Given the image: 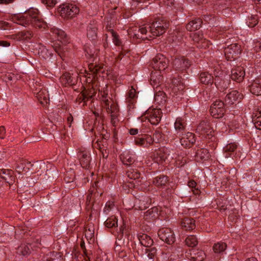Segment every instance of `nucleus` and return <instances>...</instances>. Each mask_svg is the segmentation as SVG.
I'll list each match as a JSON object with an SVG mask.
<instances>
[{"instance_id": "1", "label": "nucleus", "mask_w": 261, "mask_h": 261, "mask_svg": "<svg viewBox=\"0 0 261 261\" xmlns=\"http://www.w3.org/2000/svg\"><path fill=\"white\" fill-rule=\"evenodd\" d=\"M17 22L22 25H25L31 24L33 27L39 29H45L47 25V23L40 18L39 15V11L36 9H31L23 14L18 17Z\"/></svg>"}, {"instance_id": "2", "label": "nucleus", "mask_w": 261, "mask_h": 261, "mask_svg": "<svg viewBox=\"0 0 261 261\" xmlns=\"http://www.w3.org/2000/svg\"><path fill=\"white\" fill-rule=\"evenodd\" d=\"M98 96L102 108H105L107 113L111 114L112 123L114 124L118 116L119 109L117 105L108 95V89L107 85L99 90Z\"/></svg>"}, {"instance_id": "3", "label": "nucleus", "mask_w": 261, "mask_h": 261, "mask_svg": "<svg viewBox=\"0 0 261 261\" xmlns=\"http://www.w3.org/2000/svg\"><path fill=\"white\" fill-rule=\"evenodd\" d=\"M147 30L150 35L159 36L163 35L169 27V22L165 19H158L151 25L147 24Z\"/></svg>"}, {"instance_id": "4", "label": "nucleus", "mask_w": 261, "mask_h": 261, "mask_svg": "<svg viewBox=\"0 0 261 261\" xmlns=\"http://www.w3.org/2000/svg\"><path fill=\"white\" fill-rule=\"evenodd\" d=\"M146 24L139 27H134L128 30V33L131 37L142 40L149 39L151 37L148 33Z\"/></svg>"}, {"instance_id": "5", "label": "nucleus", "mask_w": 261, "mask_h": 261, "mask_svg": "<svg viewBox=\"0 0 261 261\" xmlns=\"http://www.w3.org/2000/svg\"><path fill=\"white\" fill-rule=\"evenodd\" d=\"M59 9L61 16L66 19L72 18L79 12V8L71 4H64Z\"/></svg>"}, {"instance_id": "6", "label": "nucleus", "mask_w": 261, "mask_h": 261, "mask_svg": "<svg viewBox=\"0 0 261 261\" xmlns=\"http://www.w3.org/2000/svg\"><path fill=\"white\" fill-rule=\"evenodd\" d=\"M225 103L221 100L214 101L210 108L211 115L215 118H222L225 113Z\"/></svg>"}, {"instance_id": "7", "label": "nucleus", "mask_w": 261, "mask_h": 261, "mask_svg": "<svg viewBox=\"0 0 261 261\" xmlns=\"http://www.w3.org/2000/svg\"><path fill=\"white\" fill-rule=\"evenodd\" d=\"M151 65L154 70L164 71L168 66V60L164 55L158 54L152 59Z\"/></svg>"}, {"instance_id": "8", "label": "nucleus", "mask_w": 261, "mask_h": 261, "mask_svg": "<svg viewBox=\"0 0 261 261\" xmlns=\"http://www.w3.org/2000/svg\"><path fill=\"white\" fill-rule=\"evenodd\" d=\"M241 45L231 44L224 49V55L227 60H234L241 54Z\"/></svg>"}, {"instance_id": "9", "label": "nucleus", "mask_w": 261, "mask_h": 261, "mask_svg": "<svg viewBox=\"0 0 261 261\" xmlns=\"http://www.w3.org/2000/svg\"><path fill=\"white\" fill-rule=\"evenodd\" d=\"M158 234L161 240L168 244H172L175 241L174 233L170 228H162L158 231Z\"/></svg>"}, {"instance_id": "10", "label": "nucleus", "mask_w": 261, "mask_h": 261, "mask_svg": "<svg viewBox=\"0 0 261 261\" xmlns=\"http://www.w3.org/2000/svg\"><path fill=\"white\" fill-rule=\"evenodd\" d=\"M41 245L38 240H36L35 242H29L27 244H22L17 249V253L23 256L28 255L30 254L31 249H34L36 247H39Z\"/></svg>"}, {"instance_id": "11", "label": "nucleus", "mask_w": 261, "mask_h": 261, "mask_svg": "<svg viewBox=\"0 0 261 261\" xmlns=\"http://www.w3.org/2000/svg\"><path fill=\"white\" fill-rule=\"evenodd\" d=\"M146 115V118L151 124L157 125L161 120L162 112L160 109H149Z\"/></svg>"}, {"instance_id": "12", "label": "nucleus", "mask_w": 261, "mask_h": 261, "mask_svg": "<svg viewBox=\"0 0 261 261\" xmlns=\"http://www.w3.org/2000/svg\"><path fill=\"white\" fill-rule=\"evenodd\" d=\"M81 166L85 169H89L91 162L90 152L86 149H80L77 154Z\"/></svg>"}, {"instance_id": "13", "label": "nucleus", "mask_w": 261, "mask_h": 261, "mask_svg": "<svg viewBox=\"0 0 261 261\" xmlns=\"http://www.w3.org/2000/svg\"><path fill=\"white\" fill-rule=\"evenodd\" d=\"M196 132L203 136H210L212 135L213 129L210 121L205 119L201 121L199 123L196 128Z\"/></svg>"}, {"instance_id": "14", "label": "nucleus", "mask_w": 261, "mask_h": 261, "mask_svg": "<svg viewBox=\"0 0 261 261\" xmlns=\"http://www.w3.org/2000/svg\"><path fill=\"white\" fill-rule=\"evenodd\" d=\"M190 37L198 48H206L209 46L210 41L203 38V34L200 32L191 34Z\"/></svg>"}, {"instance_id": "15", "label": "nucleus", "mask_w": 261, "mask_h": 261, "mask_svg": "<svg viewBox=\"0 0 261 261\" xmlns=\"http://www.w3.org/2000/svg\"><path fill=\"white\" fill-rule=\"evenodd\" d=\"M243 97V94L239 92L237 90H232L225 96V105L231 106L236 102H239Z\"/></svg>"}, {"instance_id": "16", "label": "nucleus", "mask_w": 261, "mask_h": 261, "mask_svg": "<svg viewBox=\"0 0 261 261\" xmlns=\"http://www.w3.org/2000/svg\"><path fill=\"white\" fill-rule=\"evenodd\" d=\"M173 65L175 70L184 71L188 69L191 65V62L187 58L182 57L176 58L173 61Z\"/></svg>"}, {"instance_id": "17", "label": "nucleus", "mask_w": 261, "mask_h": 261, "mask_svg": "<svg viewBox=\"0 0 261 261\" xmlns=\"http://www.w3.org/2000/svg\"><path fill=\"white\" fill-rule=\"evenodd\" d=\"M135 143L136 145L146 147L153 144V139L151 136L145 134L136 138Z\"/></svg>"}, {"instance_id": "18", "label": "nucleus", "mask_w": 261, "mask_h": 261, "mask_svg": "<svg viewBox=\"0 0 261 261\" xmlns=\"http://www.w3.org/2000/svg\"><path fill=\"white\" fill-rule=\"evenodd\" d=\"M194 134L188 132L183 135L180 139V144L184 148H190L195 142Z\"/></svg>"}, {"instance_id": "19", "label": "nucleus", "mask_w": 261, "mask_h": 261, "mask_svg": "<svg viewBox=\"0 0 261 261\" xmlns=\"http://www.w3.org/2000/svg\"><path fill=\"white\" fill-rule=\"evenodd\" d=\"M168 155L167 148H161L154 153L153 160L158 164H162L167 159Z\"/></svg>"}, {"instance_id": "20", "label": "nucleus", "mask_w": 261, "mask_h": 261, "mask_svg": "<svg viewBox=\"0 0 261 261\" xmlns=\"http://www.w3.org/2000/svg\"><path fill=\"white\" fill-rule=\"evenodd\" d=\"M245 72L242 67H238L232 69L231 71V78L232 80L240 83L244 80Z\"/></svg>"}, {"instance_id": "21", "label": "nucleus", "mask_w": 261, "mask_h": 261, "mask_svg": "<svg viewBox=\"0 0 261 261\" xmlns=\"http://www.w3.org/2000/svg\"><path fill=\"white\" fill-rule=\"evenodd\" d=\"M60 80L62 84L65 86L74 85L77 82V77H73L72 75L68 72H65L60 77Z\"/></svg>"}, {"instance_id": "22", "label": "nucleus", "mask_w": 261, "mask_h": 261, "mask_svg": "<svg viewBox=\"0 0 261 261\" xmlns=\"http://www.w3.org/2000/svg\"><path fill=\"white\" fill-rule=\"evenodd\" d=\"M172 91L176 94L180 93L185 89V85L181 78H174L172 81L171 86Z\"/></svg>"}, {"instance_id": "23", "label": "nucleus", "mask_w": 261, "mask_h": 261, "mask_svg": "<svg viewBox=\"0 0 261 261\" xmlns=\"http://www.w3.org/2000/svg\"><path fill=\"white\" fill-rule=\"evenodd\" d=\"M12 170L2 169L0 170V178L4 180L10 185H12L15 181V177L13 176Z\"/></svg>"}, {"instance_id": "24", "label": "nucleus", "mask_w": 261, "mask_h": 261, "mask_svg": "<svg viewBox=\"0 0 261 261\" xmlns=\"http://www.w3.org/2000/svg\"><path fill=\"white\" fill-rule=\"evenodd\" d=\"M250 91L254 95H261V76L253 80L250 86Z\"/></svg>"}, {"instance_id": "25", "label": "nucleus", "mask_w": 261, "mask_h": 261, "mask_svg": "<svg viewBox=\"0 0 261 261\" xmlns=\"http://www.w3.org/2000/svg\"><path fill=\"white\" fill-rule=\"evenodd\" d=\"M97 24L95 21H91L87 27V37L91 40H95L97 38Z\"/></svg>"}, {"instance_id": "26", "label": "nucleus", "mask_w": 261, "mask_h": 261, "mask_svg": "<svg viewBox=\"0 0 261 261\" xmlns=\"http://www.w3.org/2000/svg\"><path fill=\"white\" fill-rule=\"evenodd\" d=\"M138 238L140 244L146 247H149L153 245V240L150 236L146 234L141 233H139L138 234Z\"/></svg>"}, {"instance_id": "27", "label": "nucleus", "mask_w": 261, "mask_h": 261, "mask_svg": "<svg viewBox=\"0 0 261 261\" xmlns=\"http://www.w3.org/2000/svg\"><path fill=\"white\" fill-rule=\"evenodd\" d=\"M50 31L52 33V35L57 40L61 42L66 41V34L63 30L56 28H53L51 29Z\"/></svg>"}, {"instance_id": "28", "label": "nucleus", "mask_w": 261, "mask_h": 261, "mask_svg": "<svg viewBox=\"0 0 261 261\" xmlns=\"http://www.w3.org/2000/svg\"><path fill=\"white\" fill-rule=\"evenodd\" d=\"M40 103L45 106L49 103V98L48 92L43 89L39 91L37 93V96Z\"/></svg>"}, {"instance_id": "29", "label": "nucleus", "mask_w": 261, "mask_h": 261, "mask_svg": "<svg viewBox=\"0 0 261 261\" xmlns=\"http://www.w3.org/2000/svg\"><path fill=\"white\" fill-rule=\"evenodd\" d=\"M210 154L207 149L202 148L197 150L195 158L197 162H200L202 160H207Z\"/></svg>"}, {"instance_id": "30", "label": "nucleus", "mask_w": 261, "mask_h": 261, "mask_svg": "<svg viewBox=\"0 0 261 261\" xmlns=\"http://www.w3.org/2000/svg\"><path fill=\"white\" fill-rule=\"evenodd\" d=\"M202 20L197 18L194 20L190 21L186 25V29L189 31H194L199 29L201 26Z\"/></svg>"}, {"instance_id": "31", "label": "nucleus", "mask_w": 261, "mask_h": 261, "mask_svg": "<svg viewBox=\"0 0 261 261\" xmlns=\"http://www.w3.org/2000/svg\"><path fill=\"white\" fill-rule=\"evenodd\" d=\"M186 121L182 118L178 117L176 118L174 123V128L177 133H181L185 130L186 126Z\"/></svg>"}, {"instance_id": "32", "label": "nucleus", "mask_w": 261, "mask_h": 261, "mask_svg": "<svg viewBox=\"0 0 261 261\" xmlns=\"http://www.w3.org/2000/svg\"><path fill=\"white\" fill-rule=\"evenodd\" d=\"M154 101L159 105H164L166 101V94L163 91L155 89Z\"/></svg>"}, {"instance_id": "33", "label": "nucleus", "mask_w": 261, "mask_h": 261, "mask_svg": "<svg viewBox=\"0 0 261 261\" xmlns=\"http://www.w3.org/2000/svg\"><path fill=\"white\" fill-rule=\"evenodd\" d=\"M195 222L192 218H185L182 220L181 225L186 230H191L195 228Z\"/></svg>"}, {"instance_id": "34", "label": "nucleus", "mask_w": 261, "mask_h": 261, "mask_svg": "<svg viewBox=\"0 0 261 261\" xmlns=\"http://www.w3.org/2000/svg\"><path fill=\"white\" fill-rule=\"evenodd\" d=\"M190 254L192 261H202L206 256L204 252L201 250H193Z\"/></svg>"}, {"instance_id": "35", "label": "nucleus", "mask_w": 261, "mask_h": 261, "mask_svg": "<svg viewBox=\"0 0 261 261\" xmlns=\"http://www.w3.org/2000/svg\"><path fill=\"white\" fill-rule=\"evenodd\" d=\"M163 81V77L159 74L156 75L155 73H151L150 78V83L154 89H158L159 86L161 85Z\"/></svg>"}, {"instance_id": "36", "label": "nucleus", "mask_w": 261, "mask_h": 261, "mask_svg": "<svg viewBox=\"0 0 261 261\" xmlns=\"http://www.w3.org/2000/svg\"><path fill=\"white\" fill-rule=\"evenodd\" d=\"M200 81L203 84H212L214 82L213 76L208 72H204L200 74Z\"/></svg>"}, {"instance_id": "37", "label": "nucleus", "mask_w": 261, "mask_h": 261, "mask_svg": "<svg viewBox=\"0 0 261 261\" xmlns=\"http://www.w3.org/2000/svg\"><path fill=\"white\" fill-rule=\"evenodd\" d=\"M168 180V177L166 176L160 175L153 179V184L156 187H162L166 185Z\"/></svg>"}, {"instance_id": "38", "label": "nucleus", "mask_w": 261, "mask_h": 261, "mask_svg": "<svg viewBox=\"0 0 261 261\" xmlns=\"http://www.w3.org/2000/svg\"><path fill=\"white\" fill-rule=\"evenodd\" d=\"M253 122L255 128L257 129L261 130V108L258 109L254 113Z\"/></svg>"}, {"instance_id": "39", "label": "nucleus", "mask_w": 261, "mask_h": 261, "mask_svg": "<svg viewBox=\"0 0 261 261\" xmlns=\"http://www.w3.org/2000/svg\"><path fill=\"white\" fill-rule=\"evenodd\" d=\"M31 167L33 168L32 170H34L38 173V175H41L44 172L46 169V166L44 163H37L35 164H31Z\"/></svg>"}, {"instance_id": "40", "label": "nucleus", "mask_w": 261, "mask_h": 261, "mask_svg": "<svg viewBox=\"0 0 261 261\" xmlns=\"http://www.w3.org/2000/svg\"><path fill=\"white\" fill-rule=\"evenodd\" d=\"M158 217V209L153 207L147 211L144 215V219L149 221L154 219Z\"/></svg>"}, {"instance_id": "41", "label": "nucleus", "mask_w": 261, "mask_h": 261, "mask_svg": "<svg viewBox=\"0 0 261 261\" xmlns=\"http://www.w3.org/2000/svg\"><path fill=\"white\" fill-rule=\"evenodd\" d=\"M120 159L124 165L129 166L134 163V158L128 152H124L121 154Z\"/></svg>"}, {"instance_id": "42", "label": "nucleus", "mask_w": 261, "mask_h": 261, "mask_svg": "<svg viewBox=\"0 0 261 261\" xmlns=\"http://www.w3.org/2000/svg\"><path fill=\"white\" fill-rule=\"evenodd\" d=\"M106 29L112 35L113 42L114 44L117 46H121L122 42L119 38V35L113 29H111V27L109 28L108 25L106 27Z\"/></svg>"}, {"instance_id": "43", "label": "nucleus", "mask_w": 261, "mask_h": 261, "mask_svg": "<svg viewBox=\"0 0 261 261\" xmlns=\"http://www.w3.org/2000/svg\"><path fill=\"white\" fill-rule=\"evenodd\" d=\"M157 250L155 247L145 249L144 257H147L151 261H153L156 257Z\"/></svg>"}, {"instance_id": "44", "label": "nucleus", "mask_w": 261, "mask_h": 261, "mask_svg": "<svg viewBox=\"0 0 261 261\" xmlns=\"http://www.w3.org/2000/svg\"><path fill=\"white\" fill-rule=\"evenodd\" d=\"M31 166V163L22 162L17 165L16 170L19 174L23 172V171L27 172V169H29Z\"/></svg>"}, {"instance_id": "45", "label": "nucleus", "mask_w": 261, "mask_h": 261, "mask_svg": "<svg viewBox=\"0 0 261 261\" xmlns=\"http://www.w3.org/2000/svg\"><path fill=\"white\" fill-rule=\"evenodd\" d=\"M226 247L227 245L225 243L220 242L215 243L213 249L215 253H221L226 250Z\"/></svg>"}, {"instance_id": "46", "label": "nucleus", "mask_w": 261, "mask_h": 261, "mask_svg": "<svg viewBox=\"0 0 261 261\" xmlns=\"http://www.w3.org/2000/svg\"><path fill=\"white\" fill-rule=\"evenodd\" d=\"M118 220L114 216L108 218L105 222V225L108 228H113L118 226Z\"/></svg>"}, {"instance_id": "47", "label": "nucleus", "mask_w": 261, "mask_h": 261, "mask_svg": "<svg viewBox=\"0 0 261 261\" xmlns=\"http://www.w3.org/2000/svg\"><path fill=\"white\" fill-rule=\"evenodd\" d=\"M237 145L234 143H229L227 144L224 148V151L225 154V158H228L230 156L231 153L233 152L237 149Z\"/></svg>"}, {"instance_id": "48", "label": "nucleus", "mask_w": 261, "mask_h": 261, "mask_svg": "<svg viewBox=\"0 0 261 261\" xmlns=\"http://www.w3.org/2000/svg\"><path fill=\"white\" fill-rule=\"evenodd\" d=\"M126 175L129 178L136 180L139 178L140 173L137 169L130 168L127 171Z\"/></svg>"}, {"instance_id": "49", "label": "nucleus", "mask_w": 261, "mask_h": 261, "mask_svg": "<svg viewBox=\"0 0 261 261\" xmlns=\"http://www.w3.org/2000/svg\"><path fill=\"white\" fill-rule=\"evenodd\" d=\"M185 243L188 247H194L197 245L198 240L195 236L191 235L186 238Z\"/></svg>"}, {"instance_id": "50", "label": "nucleus", "mask_w": 261, "mask_h": 261, "mask_svg": "<svg viewBox=\"0 0 261 261\" xmlns=\"http://www.w3.org/2000/svg\"><path fill=\"white\" fill-rule=\"evenodd\" d=\"M88 69L89 71L91 72L92 74H97L99 72H102L101 66L98 65L90 64L88 66Z\"/></svg>"}, {"instance_id": "51", "label": "nucleus", "mask_w": 261, "mask_h": 261, "mask_svg": "<svg viewBox=\"0 0 261 261\" xmlns=\"http://www.w3.org/2000/svg\"><path fill=\"white\" fill-rule=\"evenodd\" d=\"M17 39L19 40H24L30 39L33 37V34L30 31H21L18 33L16 35Z\"/></svg>"}, {"instance_id": "52", "label": "nucleus", "mask_w": 261, "mask_h": 261, "mask_svg": "<svg viewBox=\"0 0 261 261\" xmlns=\"http://www.w3.org/2000/svg\"><path fill=\"white\" fill-rule=\"evenodd\" d=\"M38 55L43 58L46 59L49 57L51 53L45 46H41L39 48Z\"/></svg>"}, {"instance_id": "53", "label": "nucleus", "mask_w": 261, "mask_h": 261, "mask_svg": "<svg viewBox=\"0 0 261 261\" xmlns=\"http://www.w3.org/2000/svg\"><path fill=\"white\" fill-rule=\"evenodd\" d=\"M258 22V16L257 15H251L247 22L249 27H255Z\"/></svg>"}, {"instance_id": "54", "label": "nucleus", "mask_w": 261, "mask_h": 261, "mask_svg": "<svg viewBox=\"0 0 261 261\" xmlns=\"http://www.w3.org/2000/svg\"><path fill=\"white\" fill-rule=\"evenodd\" d=\"M215 84L218 89H220V90H224L227 88L229 84L228 81H221L219 82L217 81V80L215 79Z\"/></svg>"}, {"instance_id": "55", "label": "nucleus", "mask_w": 261, "mask_h": 261, "mask_svg": "<svg viewBox=\"0 0 261 261\" xmlns=\"http://www.w3.org/2000/svg\"><path fill=\"white\" fill-rule=\"evenodd\" d=\"M189 188L192 189L193 193L195 195H198L200 193V190L196 188L197 184L194 180H190L188 184Z\"/></svg>"}, {"instance_id": "56", "label": "nucleus", "mask_w": 261, "mask_h": 261, "mask_svg": "<svg viewBox=\"0 0 261 261\" xmlns=\"http://www.w3.org/2000/svg\"><path fill=\"white\" fill-rule=\"evenodd\" d=\"M85 237L88 240L92 239L94 235V231L93 228L86 227L85 231Z\"/></svg>"}, {"instance_id": "57", "label": "nucleus", "mask_w": 261, "mask_h": 261, "mask_svg": "<svg viewBox=\"0 0 261 261\" xmlns=\"http://www.w3.org/2000/svg\"><path fill=\"white\" fill-rule=\"evenodd\" d=\"M83 92L85 96H86L85 97L87 100L89 99L93 98L96 93L95 90L93 89L85 90Z\"/></svg>"}, {"instance_id": "58", "label": "nucleus", "mask_w": 261, "mask_h": 261, "mask_svg": "<svg viewBox=\"0 0 261 261\" xmlns=\"http://www.w3.org/2000/svg\"><path fill=\"white\" fill-rule=\"evenodd\" d=\"M114 203L113 202L108 201L106 203V206L103 208V213L106 215H108L109 212L112 210L114 207Z\"/></svg>"}, {"instance_id": "59", "label": "nucleus", "mask_w": 261, "mask_h": 261, "mask_svg": "<svg viewBox=\"0 0 261 261\" xmlns=\"http://www.w3.org/2000/svg\"><path fill=\"white\" fill-rule=\"evenodd\" d=\"M152 139H153V142H159L163 140L162 134L159 130H155Z\"/></svg>"}, {"instance_id": "60", "label": "nucleus", "mask_w": 261, "mask_h": 261, "mask_svg": "<svg viewBox=\"0 0 261 261\" xmlns=\"http://www.w3.org/2000/svg\"><path fill=\"white\" fill-rule=\"evenodd\" d=\"M81 247L83 251L84 254L85 256V261H90V257L88 256V254L87 252V250L86 249V247L85 245V242L84 241H82L80 244Z\"/></svg>"}, {"instance_id": "61", "label": "nucleus", "mask_w": 261, "mask_h": 261, "mask_svg": "<svg viewBox=\"0 0 261 261\" xmlns=\"http://www.w3.org/2000/svg\"><path fill=\"white\" fill-rule=\"evenodd\" d=\"M41 2L49 7H53L57 3L56 0H41Z\"/></svg>"}, {"instance_id": "62", "label": "nucleus", "mask_w": 261, "mask_h": 261, "mask_svg": "<svg viewBox=\"0 0 261 261\" xmlns=\"http://www.w3.org/2000/svg\"><path fill=\"white\" fill-rule=\"evenodd\" d=\"M56 256H58L59 257H60L61 255L59 254V253L55 252H50L49 254H47V258L46 259L48 261H51L54 260L55 258H53L54 257H56Z\"/></svg>"}, {"instance_id": "63", "label": "nucleus", "mask_w": 261, "mask_h": 261, "mask_svg": "<svg viewBox=\"0 0 261 261\" xmlns=\"http://www.w3.org/2000/svg\"><path fill=\"white\" fill-rule=\"evenodd\" d=\"M136 90L133 88H132L128 93L127 98H129L130 99H133L136 96Z\"/></svg>"}, {"instance_id": "64", "label": "nucleus", "mask_w": 261, "mask_h": 261, "mask_svg": "<svg viewBox=\"0 0 261 261\" xmlns=\"http://www.w3.org/2000/svg\"><path fill=\"white\" fill-rule=\"evenodd\" d=\"M86 96H85L83 92L80 94L77 98V100L79 102H82V101H83L84 102V103L86 102V101L87 100L86 97Z\"/></svg>"}]
</instances>
